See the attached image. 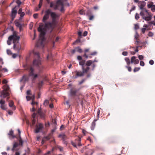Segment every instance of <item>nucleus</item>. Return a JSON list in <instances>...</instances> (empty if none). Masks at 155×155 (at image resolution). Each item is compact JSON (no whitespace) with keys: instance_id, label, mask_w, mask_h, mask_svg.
<instances>
[{"instance_id":"obj_1","label":"nucleus","mask_w":155,"mask_h":155,"mask_svg":"<svg viewBox=\"0 0 155 155\" xmlns=\"http://www.w3.org/2000/svg\"><path fill=\"white\" fill-rule=\"evenodd\" d=\"M49 17L45 15H44L43 17L42 21L45 23V25H44L42 23H40L39 25V27L38 28V31L40 32L39 35V38L38 41L36 45L38 46V45H40L41 46H43V42L45 40V35L46 34V31L47 29L50 30V32H51L54 29H52L51 28H48L45 27V24L47 23L46 21L48 19Z\"/></svg>"},{"instance_id":"obj_2","label":"nucleus","mask_w":155,"mask_h":155,"mask_svg":"<svg viewBox=\"0 0 155 155\" xmlns=\"http://www.w3.org/2000/svg\"><path fill=\"white\" fill-rule=\"evenodd\" d=\"M45 15L46 16L49 17L50 15L52 19V22H47L45 24V27L48 28H51L54 29L55 27L57 24L56 18L58 17V16L54 12H51L50 9L46 10L45 12Z\"/></svg>"},{"instance_id":"obj_3","label":"nucleus","mask_w":155,"mask_h":155,"mask_svg":"<svg viewBox=\"0 0 155 155\" xmlns=\"http://www.w3.org/2000/svg\"><path fill=\"white\" fill-rule=\"evenodd\" d=\"M34 54L35 55V57L37 59H34L33 61V64L34 66H36L37 67L42 68L41 66V61L39 57V53L38 51H34Z\"/></svg>"},{"instance_id":"obj_4","label":"nucleus","mask_w":155,"mask_h":155,"mask_svg":"<svg viewBox=\"0 0 155 155\" xmlns=\"http://www.w3.org/2000/svg\"><path fill=\"white\" fill-rule=\"evenodd\" d=\"M3 90L1 92V95H0V97L5 98L9 95V87L7 85H4L3 86Z\"/></svg>"},{"instance_id":"obj_5","label":"nucleus","mask_w":155,"mask_h":155,"mask_svg":"<svg viewBox=\"0 0 155 155\" xmlns=\"http://www.w3.org/2000/svg\"><path fill=\"white\" fill-rule=\"evenodd\" d=\"M26 69L28 70L29 75L31 77L33 81L35 80L38 77V74H34V70L32 66H28Z\"/></svg>"},{"instance_id":"obj_6","label":"nucleus","mask_w":155,"mask_h":155,"mask_svg":"<svg viewBox=\"0 0 155 155\" xmlns=\"http://www.w3.org/2000/svg\"><path fill=\"white\" fill-rule=\"evenodd\" d=\"M79 90L75 88H71L69 92V96L70 97L74 98L75 97L78 96L79 94L78 92Z\"/></svg>"},{"instance_id":"obj_7","label":"nucleus","mask_w":155,"mask_h":155,"mask_svg":"<svg viewBox=\"0 0 155 155\" xmlns=\"http://www.w3.org/2000/svg\"><path fill=\"white\" fill-rule=\"evenodd\" d=\"M20 37L16 35H12L8 37V39L10 40H13L14 44L17 43H19V41Z\"/></svg>"},{"instance_id":"obj_8","label":"nucleus","mask_w":155,"mask_h":155,"mask_svg":"<svg viewBox=\"0 0 155 155\" xmlns=\"http://www.w3.org/2000/svg\"><path fill=\"white\" fill-rule=\"evenodd\" d=\"M61 2L62 3V4H60V3H57V2H56V4L55 5L54 7V9L55 10H57L58 9V8L60 6L61 7V8L60 9V11L62 12L64 10V4L63 2L61 1Z\"/></svg>"},{"instance_id":"obj_9","label":"nucleus","mask_w":155,"mask_h":155,"mask_svg":"<svg viewBox=\"0 0 155 155\" xmlns=\"http://www.w3.org/2000/svg\"><path fill=\"white\" fill-rule=\"evenodd\" d=\"M13 49L14 50L17 51L18 53H19L21 49V46L19 43L14 44Z\"/></svg>"},{"instance_id":"obj_10","label":"nucleus","mask_w":155,"mask_h":155,"mask_svg":"<svg viewBox=\"0 0 155 155\" xmlns=\"http://www.w3.org/2000/svg\"><path fill=\"white\" fill-rule=\"evenodd\" d=\"M146 5V2L143 1H140L138 4V7L141 10L143 9V8Z\"/></svg>"},{"instance_id":"obj_11","label":"nucleus","mask_w":155,"mask_h":155,"mask_svg":"<svg viewBox=\"0 0 155 155\" xmlns=\"http://www.w3.org/2000/svg\"><path fill=\"white\" fill-rule=\"evenodd\" d=\"M75 72L76 73L74 77L75 79L77 78L78 77L83 76L84 75L83 71H76Z\"/></svg>"},{"instance_id":"obj_12","label":"nucleus","mask_w":155,"mask_h":155,"mask_svg":"<svg viewBox=\"0 0 155 155\" xmlns=\"http://www.w3.org/2000/svg\"><path fill=\"white\" fill-rule=\"evenodd\" d=\"M43 128V125L41 124H40L38 126H36V128L35 130V132L36 133H38L42 130Z\"/></svg>"},{"instance_id":"obj_13","label":"nucleus","mask_w":155,"mask_h":155,"mask_svg":"<svg viewBox=\"0 0 155 155\" xmlns=\"http://www.w3.org/2000/svg\"><path fill=\"white\" fill-rule=\"evenodd\" d=\"M139 61L138 59H136L135 56H133L131 59V63H134V64H137L139 63Z\"/></svg>"},{"instance_id":"obj_14","label":"nucleus","mask_w":155,"mask_h":155,"mask_svg":"<svg viewBox=\"0 0 155 155\" xmlns=\"http://www.w3.org/2000/svg\"><path fill=\"white\" fill-rule=\"evenodd\" d=\"M37 113L41 118L44 119L45 118V114L44 113L42 112L41 109H39Z\"/></svg>"},{"instance_id":"obj_15","label":"nucleus","mask_w":155,"mask_h":155,"mask_svg":"<svg viewBox=\"0 0 155 155\" xmlns=\"http://www.w3.org/2000/svg\"><path fill=\"white\" fill-rule=\"evenodd\" d=\"M18 131L19 134V138L18 140L19 142V144L21 145V146H22L23 141H22L21 138V131L19 129H18Z\"/></svg>"},{"instance_id":"obj_16","label":"nucleus","mask_w":155,"mask_h":155,"mask_svg":"<svg viewBox=\"0 0 155 155\" xmlns=\"http://www.w3.org/2000/svg\"><path fill=\"white\" fill-rule=\"evenodd\" d=\"M29 79V77L27 75H25L23 77L21 81H23L24 82L28 81Z\"/></svg>"},{"instance_id":"obj_17","label":"nucleus","mask_w":155,"mask_h":155,"mask_svg":"<svg viewBox=\"0 0 155 155\" xmlns=\"http://www.w3.org/2000/svg\"><path fill=\"white\" fill-rule=\"evenodd\" d=\"M82 71L84 74V73H87L90 69V68L89 67H87L86 68H84V67H82Z\"/></svg>"},{"instance_id":"obj_18","label":"nucleus","mask_w":155,"mask_h":155,"mask_svg":"<svg viewBox=\"0 0 155 155\" xmlns=\"http://www.w3.org/2000/svg\"><path fill=\"white\" fill-rule=\"evenodd\" d=\"M9 106L10 107H12V109L13 110L15 109L16 107L14 105V102L12 101H11L9 103Z\"/></svg>"},{"instance_id":"obj_19","label":"nucleus","mask_w":155,"mask_h":155,"mask_svg":"<svg viewBox=\"0 0 155 155\" xmlns=\"http://www.w3.org/2000/svg\"><path fill=\"white\" fill-rule=\"evenodd\" d=\"M97 119H94L92 123L91 126V129L92 130H93L95 126V122L97 120Z\"/></svg>"},{"instance_id":"obj_20","label":"nucleus","mask_w":155,"mask_h":155,"mask_svg":"<svg viewBox=\"0 0 155 155\" xmlns=\"http://www.w3.org/2000/svg\"><path fill=\"white\" fill-rule=\"evenodd\" d=\"M90 11L88 10L87 12V15L89 17V20H92L94 18V16L93 15H89Z\"/></svg>"},{"instance_id":"obj_21","label":"nucleus","mask_w":155,"mask_h":155,"mask_svg":"<svg viewBox=\"0 0 155 155\" xmlns=\"http://www.w3.org/2000/svg\"><path fill=\"white\" fill-rule=\"evenodd\" d=\"M58 136L59 137L61 138L64 140L66 139L67 137L64 133L59 134Z\"/></svg>"},{"instance_id":"obj_22","label":"nucleus","mask_w":155,"mask_h":155,"mask_svg":"<svg viewBox=\"0 0 155 155\" xmlns=\"http://www.w3.org/2000/svg\"><path fill=\"white\" fill-rule=\"evenodd\" d=\"M93 63V62L92 61L90 60L87 61L86 63V65L87 66V67H89Z\"/></svg>"},{"instance_id":"obj_23","label":"nucleus","mask_w":155,"mask_h":155,"mask_svg":"<svg viewBox=\"0 0 155 155\" xmlns=\"http://www.w3.org/2000/svg\"><path fill=\"white\" fill-rule=\"evenodd\" d=\"M18 146V144L17 142H15L14 143L13 145L12 148V150L14 151L15 150V148H16Z\"/></svg>"},{"instance_id":"obj_24","label":"nucleus","mask_w":155,"mask_h":155,"mask_svg":"<svg viewBox=\"0 0 155 155\" xmlns=\"http://www.w3.org/2000/svg\"><path fill=\"white\" fill-rule=\"evenodd\" d=\"M51 138L50 134L47 136L44 137L42 139V141L44 140H49Z\"/></svg>"},{"instance_id":"obj_25","label":"nucleus","mask_w":155,"mask_h":155,"mask_svg":"<svg viewBox=\"0 0 155 155\" xmlns=\"http://www.w3.org/2000/svg\"><path fill=\"white\" fill-rule=\"evenodd\" d=\"M13 131L12 130H11L10 131L9 133H8V134L10 136H12V138H14L16 137V136L14 135H13Z\"/></svg>"},{"instance_id":"obj_26","label":"nucleus","mask_w":155,"mask_h":155,"mask_svg":"<svg viewBox=\"0 0 155 155\" xmlns=\"http://www.w3.org/2000/svg\"><path fill=\"white\" fill-rule=\"evenodd\" d=\"M85 62V61L84 60H82L81 61H80L79 62V64L80 65L82 66V67H84V64Z\"/></svg>"},{"instance_id":"obj_27","label":"nucleus","mask_w":155,"mask_h":155,"mask_svg":"<svg viewBox=\"0 0 155 155\" xmlns=\"http://www.w3.org/2000/svg\"><path fill=\"white\" fill-rule=\"evenodd\" d=\"M143 19L146 21H150L151 20V17L150 16H148L146 17L145 16L144 17H143Z\"/></svg>"},{"instance_id":"obj_28","label":"nucleus","mask_w":155,"mask_h":155,"mask_svg":"<svg viewBox=\"0 0 155 155\" xmlns=\"http://www.w3.org/2000/svg\"><path fill=\"white\" fill-rule=\"evenodd\" d=\"M76 51L80 53H81L82 51V49L79 47H78L75 48Z\"/></svg>"},{"instance_id":"obj_29","label":"nucleus","mask_w":155,"mask_h":155,"mask_svg":"<svg viewBox=\"0 0 155 155\" xmlns=\"http://www.w3.org/2000/svg\"><path fill=\"white\" fill-rule=\"evenodd\" d=\"M15 25L18 27H21L22 26V25L19 22L16 21H15Z\"/></svg>"},{"instance_id":"obj_30","label":"nucleus","mask_w":155,"mask_h":155,"mask_svg":"<svg viewBox=\"0 0 155 155\" xmlns=\"http://www.w3.org/2000/svg\"><path fill=\"white\" fill-rule=\"evenodd\" d=\"M81 141V138H79L78 140L76 141L77 143V145H78L79 146H81L82 145Z\"/></svg>"},{"instance_id":"obj_31","label":"nucleus","mask_w":155,"mask_h":155,"mask_svg":"<svg viewBox=\"0 0 155 155\" xmlns=\"http://www.w3.org/2000/svg\"><path fill=\"white\" fill-rule=\"evenodd\" d=\"M125 60L127 62V64L129 65L130 63V61L128 58H126L125 59Z\"/></svg>"},{"instance_id":"obj_32","label":"nucleus","mask_w":155,"mask_h":155,"mask_svg":"<svg viewBox=\"0 0 155 155\" xmlns=\"http://www.w3.org/2000/svg\"><path fill=\"white\" fill-rule=\"evenodd\" d=\"M16 7V6L14 7V8H13L12 9V13H14V14H17V10L15 9V8Z\"/></svg>"},{"instance_id":"obj_33","label":"nucleus","mask_w":155,"mask_h":155,"mask_svg":"<svg viewBox=\"0 0 155 155\" xmlns=\"http://www.w3.org/2000/svg\"><path fill=\"white\" fill-rule=\"evenodd\" d=\"M135 44L137 45H138V44H143V43L142 42H141L140 41L136 40V41H135Z\"/></svg>"},{"instance_id":"obj_34","label":"nucleus","mask_w":155,"mask_h":155,"mask_svg":"<svg viewBox=\"0 0 155 155\" xmlns=\"http://www.w3.org/2000/svg\"><path fill=\"white\" fill-rule=\"evenodd\" d=\"M0 107L3 110H6V106L5 104L1 105Z\"/></svg>"},{"instance_id":"obj_35","label":"nucleus","mask_w":155,"mask_h":155,"mask_svg":"<svg viewBox=\"0 0 155 155\" xmlns=\"http://www.w3.org/2000/svg\"><path fill=\"white\" fill-rule=\"evenodd\" d=\"M140 69V67H135L134 69V72H135L139 71Z\"/></svg>"},{"instance_id":"obj_36","label":"nucleus","mask_w":155,"mask_h":155,"mask_svg":"<svg viewBox=\"0 0 155 155\" xmlns=\"http://www.w3.org/2000/svg\"><path fill=\"white\" fill-rule=\"evenodd\" d=\"M140 15L142 16V18H143V17L145 16V15L144 13V12L143 11H142L140 13Z\"/></svg>"},{"instance_id":"obj_37","label":"nucleus","mask_w":155,"mask_h":155,"mask_svg":"<svg viewBox=\"0 0 155 155\" xmlns=\"http://www.w3.org/2000/svg\"><path fill=\"white\" fill-rule=\"evenodd\" d=\"M43 2V0H40L39 3L38 5V7L39 8H40L42 6Z\"/></svg>"},{"instance_id":"obj_38","label":"nucleus","mask_w":155,"mask_h":155,"mask_svg":"<svg viewBox=\"0 0 155 155\" xmlns=\"http://www.w3.org/2000/svg\"><path fill=\"white\" fill-rule=\"evenodd\" d=\"M16 14H14V13H12V21H13L14 19V18H15L16 15Z\"/></svg>"},{"instance_id":"obj_39","label":"nucleus","mask_w":155,"mask_h":155,"mask_svg":"<svg viewBox=\"0 0 155 155\" xmlns=\"http://www.w3.org/2000/svg\"><path fill=\"white\" fill-rule=\"evenodd\" d=\"M140 18L139 15L138 13H137L135 14V18L136 20H137Z\"/></svg>"},{"instance_id":"obj_40","label":"nucleus","mask_w":155,"mask_h":155,"mask_svg":"<svg viewBox=\"0 0 155 155\" xmlns=\"http://www.w3.org/2000/svg\"><path fill=\"white\" fill-rule=\"evenodd\" d=\"M19 14L20 15V19L21 18H22L25 15V13L24 12H23L22 13H21Z\"/></svg>"},{"instance_id":"obj_41","label":"nucleus","mask_w":155,"mask_h":155,"mask_svg":"<svg viewBox=\"0 0 155 155\" xmlns=\"http://www.w3.org/2000/svg\"><path fill=\"white\" fill-rule=\"evenodd\" d=\"M71 144L74 147L76 148L77 147V143L76 142H71Z\"/></svg>"},{"instance_id":"obj_42","label":"nucleus","mask_w":155,"mask_h":155,"mask_svg":"<svg viewBox=\"0 0 155 155\" xmlns=\"http://www.w3.org/2000/svg\"><path fill=\"white\" fill-rule=\"evenodd\" d=\"M5 102L4 100L2 99H1L0 100V104H1V105L5 104Z\"/></svg>"},{"instance_id":"obj_43","label":"nucleus","mask_w":155,"mask_h":155,"mask_svg":"<svg viewBox=\"0 0 155 155\" xmlns=\"http://www.w3.org/2000/svg\"><path fill=\"white\" fill-rule=\"evenodd\" d=\"M16 2V3L18 4V6L19 7L21 4V2L20 0H17Z\"/></svg>"},{"instance_id":"obj_44","label":"nucleus","mask_w":155,"mask_h":155,"mask_svg":"<svg viewBox=\"0 0 155 155\" xmlns=\"http://www.w3.org/2000/svg\"><path fill=\"white\" fill-rule=\"evenodd\" d=\"M35 118H33L32 120V126H33L35 123Z\"/></svg>"},{"instance_id":"obj_45","label":"nucleus","mask_w":155,"mask_h":155,"mask_svg":"<svg viewBox=\"0 0 155 155\" xmlns=\"http://www.w3.org/2000/svg\"><path fill=\"white\" fill-rule=\"evenodd\" d=\"M48 102H48V100H45L44 103V104L45 106L47 105H48Z\"/></svg>"},{"instance_id":"obj_46","label":"nucleus","mask_w":155,"mask_h":155,"mask_svg":"<svg viewBox=\"0 0 155 155\" xmlns=\"http://www.w3.org/2000/svg\"><path fill=\"white\" fill-rule=\"evenodd\" d=\"M153 3L152 2H151L150 4H148L147 7L149 8H151L152 7V5H153Z\"/></svg>"},{"instance_id":"obj_47","label":"nucleus","mask_w":155,"mask_h":155,"mask_svg":"<svg viewBox=\"0 0 155 155\" xmlns=\"http://www.w3.org/2000/svg\"><path fill=\"white\" fill-rule=\"evenodd\" d=\"M135 7L134 6H133L132 7V8H131V9H130V12L131 11H134L135 9Z\"/></svg>"},{"instance_id":"obj_48","label":"nucleus","mask_w":155,"mask_h":155,"mask_svg":"<svg viewBox=\"0 0 155 155\" xmlns=\"http://www.w3.org/2000/svg\"><path fill=\"white\" fill-rule=\"evenodd\" d=\"M139 25L137 24H135L134 25V28L136 30H137L139 29Z\"/></svg>"},{"instance_id":"obj_49","label":"nucleus","mask_w":155,"mask_h":155,"mask_svg":"<svg viewBox=\"0 0 155 155\" xmlns=\"http://www.w3.org/2000/svg\"><path fill=\"white\" fill-rule=\"evenodd\" d=\"M151 8V10L153 12L155 10V5H152V6Z\"/></svg>"},{"instance_id":"obj_50","label":"nucleus","mask_w":155,"mask_h":155,"mask_svg":"<svg viewBox=\"0 0 155 155\" xmlns=\"http://www.w3.org/2000/svg\"><path fill=\"white\" fill-rule=\"evenodd\" d=\"M145 65V63L143 61H141L140 62V65L142 66H144Z\"/></svg>"},{"instance_id":"obj_51","label":"nucleus","mask_w":155,"mask_h":155,"mask_svg":"<svg viewBox=\"0 0 155 155\" xmlns=\"http://www.w3.org/2000/svg\"><path fill=\"white\" fill-rule=\"evenodd\" d=\"M18 54L19 53H18V54H13L12 55V57L14 58H15L18 55Z\"/></svg>"},{"instance_id":"obj_52","label":"nucleus","mask_w":155,"mask_h":155,"mask_svg":"<svg viewBox=\"0 0 155 155\" xmlns=\"http://www.w3.org/2000/svg\"><path fill=\"white\" fill-rule=\"evenodd\" d=\"M148 35L150 37H152L153 36V33L150 31L149 32Z\"/></svg>"},{"instance_id":"obj_53","label":"nucleus","mask_w":155,"mask_h":155,"mask_svg":"<svg viewBox=\"0 0 155 155\" xmlns=\"http://www.w3.org/2000/svg\"><path fill=\"white\" fill-rule=\"evenodd\" d=\"M7 53L8 54H12V53L11 50H7Z\"/></svg>"},{"instance_id":"obj_54","label":"nucleus","mask_w":155,"mask_h":155,"mask_svg":"<svg viewBox=\"0 0 155 155\" xmlns=\"http://www.w3.org/2000/svg\"><path fill=\"white\" fill-rule=\"evenodd\" d=\"M146 30V28H143L141 29V31L143 34H144L145 33V31Z\"/></svg>"},{"instance_id":"obj_55","label":"nucleus","mask_w":155,"mask_h":155,"mask_svg":"<svg viewBox=\"0 0 155 155\" xmlns=\"http://www.w3.org/2000/svg\"><path fill=\"white\" fill-rule=\"evenodd\" d=\"M126 68H127L128 71L129 72L131 71L132 69L130 67L126 66Z\"/></svg>"},{"instance_id":"obj_56","label":"nucleus","mask_w":155,"mask_h":155,"mask_svg":"<svg viewBox=\"0 0 155 155\" xmlns=\"http://www.w3.org/2000/svg\"><path fill=\"white\" fill-rule=\"evenodd\" d=\"M138 58L140 60H141L143 58V57L142 55H139L138 56Z\"/></svg>"},{"instance_id":"obj_57","label":"nucleus","mask_w":155,"mask_h":155,"mask_svg":"<svg viewBox=\"0 0 155 155\" xmlns=\"http://www.w3.org/2000/svg\"><path fill=\"white\" fill-rule=\"evenodd\" d=\"M26 93L28 95H31V91L30 90H28L26 92Z\"/></svg>"},{"instance_id":"obj_58","label":"nucleus","mask_w":155,"mask_h":155,"mask_svg":"<svg viewBox=\"0 0 155 155\" xmlns=\"http://www.w3.org/2000/svg\"><path fill=\"white\" fill-rule=\"evenodd\" d=\"M26 99L27 101H29L32 98V97L29 96H27L26 97Z\"/></svg>"},{"instance_id":"obj_59","label":"nucleus","mask_w":155,"mask_h":155,"mask_svg":"<svg viewBox=\"0 0 155 155\" xmlns=\"http://www.w3.org/2000/svg\"><path fill=\"white\" fill-rule=\"evenodd\" d=\"M128 53L127 51H124L122 52V54L124 56H127V55Z\"/></svg>"},{"instance_id":"obj_60","label":"nucleus","mask_w":155,"mask_h":155,"mask_svg":"<svg viewBox=\"0 0 155 155\" xmlns=\"http://www.w3.org/2000/svg\"><path fill=\"white\" fill-rule=\"evenodd\" d=\"M38 14H34L33 16L35 18H38Z\"/></svg>"},{"instance_id":"obj_61","label":"nucleus","mask_w":155,"mask_h":155,"mask_svg":"<svg viewBox=\"0 0 155 155\" xmlns=\"http://www.w3.org/2000/svg\"><path fill=\"white\" fill-rule=\"evenodd\" d=\"M149 63L150 64L152 65L154 64V61L153 60H151L150 61Z\"/></svg>"},{"instance_id":"obj_62","label":"nucleus","mask_w":155,"mask_h":155,"mask_svg":"<svg viewBox=\"0 0 155 155\" xmlns=\"http://www.w3.org/2000/svg\"><path fill=\"white\" fill-rule=\"evenodd\" d=\"M87 31H85L83 34V36H86L87 35Z\"/></svg>"},{"instance_id":"obj_63","label":"nucleus","mask_w":155,"mask_h":155,"mask_svg":"<svg viewBox=\"0 0 155 155\" xmlns=\"http://www.w3.org/2000/svg\"><path fill=\"white\" fill-rule=\"evenodd\" d=\"M22 8H20L19 9L18 11V13L19 14H20L21 13H22V12H22Z\"/></svg>"},{"instance_id":"obj_64","label":"nucleus","mask_w":155,"mask_h":155,"mask_svg":"<svg viewBox=\"0 0 155 155\" xmlns=\"http://www.w3.org/2000/svg\"><path fill=\"white\" fill-rule=\"evenodd\" d=\"M77 59L79 60H82V57L80 56H78Z\"/></svg>"}]
</instances>
